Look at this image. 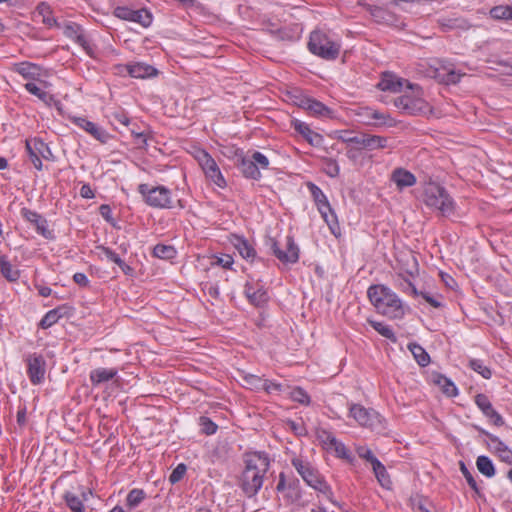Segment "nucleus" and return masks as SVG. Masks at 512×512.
<instances>
[{"label": "nucleus", "instance_id": "obj_16", "mask_svg": "<svg viewBox=\"0 0 512 512\" xmlns=\"http://www.w3.org/2000/svg\"><path fill=\"white\" fill-rule=\"evenodd\" d=\"M297 106L305 109L313 116L332 117L333 111L322 102L307 96H300L295 102Z\"/></svg>", "mask_w": 512, "mask_h": 512}, {"label": "nucleus", "instance_id": "obj_40", "mask_svg": "<svg viewBox=\"0 0 512 512\" xmlns=\"http://www.w3.org/2000/svg\"><path fill=\"white\" fill-rule=\"evenodd\" d=\"M369 323L381 336L391 340L394 343L397 342V337L388 325L372 320H369Z\"/></svg>", "mask_w": 512, "mask_h": 512}, {"label": "nucleus", "instance_id": "obj_35", "mask_svg": "<svg viewBox=\"0 0 512 512\" xmlns=\"http://www.w3.org/2000/svg\"><path fill=\"white\" fill-rule=\"evenodd\" d=\"M490 15L496 20L512 21V6L510 5H499L495 6L490 10Z\"/></svg>", "mask_w": 512, "mask_h": 512}, {"label": "nucleus", "instance_id": "obj_39", "mask_svg": "<svg viewBox=\"0 0 512 512\" xmlns=\"http://www.w3.org/2000/svg\"><path fill=\"white\" fill-rule=\"evenodd\" d=\"M395 285L398 289H400L404 293H407V294H410L413 296H418V294H419L418 290L413 285V283L411 281H409L408 279L402 277L401 275H398L397 278L395 279Z\"/></svg>", "mask_w": 512, "mask_h": 512}, {"label": "nucleus", "instance_id": "obj_26", "mask_svg": "<svg viewBox=\"0 0 512 512\" xmlns=\"http://www.w3.org/2000/svg\"><path fill=\"white\" fill-rule=\"evenodd\" d=\"M118 373L115 368H97L90 372V381L93 386H98L101 383L107 382L113 379Z\"/></svg>", "mask_w": 512, "mask_h": 512}, {"label": "nucleus", "instance_id": "obj_30", "mask_svg": "<svg viewBox=\"0 0 512 512\" xmlns=\"http://www.w3.org/2000/svg\"><path fill=\"white\" fill-rule=\"evenodd\" d=\"M25 89L40 99L43 103L50 106L52 102H55L54 96L50 93L44 91L39 86H37L34 82H28L25 84Z\"/></svg>", "mask_w": 512, "mask_h": 512}, {"label": "nucleus", "instance_id": "obj_23", "mask_svg": "<svg viewBox=\"0 0 512 512\" xmlns=\"http://www.w3.org/2000/svg\"><path fill=\"white\" fill-rule=\"evenodd\" d=\"M126 68L131 77L140 79L156 76L158 73L153 66L141 62L127 65Z\"/></svg>", "mask_w": 512, "mask_h": 512}, {"label": "nucleus", "instance_id": "obj_49", "mask_svg": "<svg viewBox=\"0 0 512 512\" xmlns=\"http://www.w3.org/2000/svg\"><path fill=\"white\" fill-rule=\"evenodd\" d=\"M60 316L59 308L48 311L40 321V327L43 329L51 327L59 320Z\"/></svg>", "mask_w": 512, "mask_h": 512}, {"label": "nucleus", "instance_id": "obj_46", "mask_svg": "<svg viewBox=\"0 0 512 512\" xmlns=\"http://www.w3.org/2000/svg\"><path fill=\"white\" fill-rule=\"evenodd\" d=\"M108 118H109L111 124H113V125L114 124H122L123 126H127L130 122V119H129L127 113L120 108L112 111L108 115Z\"/></svg>", "mask_w": 512, "mask_h": 512}, {"label": "nucleus", "instance_id": "obj_29", "mask_svg": "<svg viewBox=\"0 0 512 512\" xmlns=\"http://www.w3.org/2000/svg\"><path fill=\"white\" fill-rule=\"evenodd\" d=\"M240 169L246 178L258 180L261 177L260 169L251 158L242 157L240 162Z\"/></svg>", "mask_w": 512, "mask_h": 512}, {"label": "nucleus", "instance_id": "obj_10", "mask_svg": "<svg viewBox=\"0 0 512 512\" xmlns=\"http://www.w3.org/2000/svg\"><path fill=\"white\" fill-rule=\"evenodd\" d=\"M197 160L206 177L220 188L226 186V181L216 163V161L206 151L201 150L198 152Z\"/></svg>", "mask_w": 512, "mask_h": 512}, {"label": "nucleus", "instance_id": "obj_3", "mask_svg": "<svg viewBox=\"0 0 512 512\" xmlns=\"http://www.w3.org/2000/svg\"><path fill=\"white\" fill-rule=\"evenodd\" d=\"M291 463L308 486L332 501L333 492L330 485L309 461L302 458H293Z\"/></svg>", "mask_w": 512, "mask_h": 512}, {"label": "nucleus", "instance_id": "obj_62", "mask_svg": "<svg viewBox=\"0 0 512 512\" xmlns=\"http://www.w3.org/2000/svg\"><path fill=\"white\" fill-rule=\"evenodd\" d=\"M262 388L267 391L268 393H271L273 391H280L281 385L278 383H273L269 380H264L262 383Z\"/></svg>", "mask_w": 512, "mask_h": 512}, {"label": "nucleus", "instance_id": "obj_45", "mask_svg": "<svg viewBox=\"0 0 512 512\" xmlns=\"http://www.w3.org/2000/svg\"><path fill=\"white\" fill-rule=\"evenodd\" d=\"M317 439L321 442L323 447L327 450H331V444H335L336 437L326 429L317 430Z\"/></svg>", "mask_w": 512, "mask_h": 512}, {"label": "nucleus", "instance_id": "obj_1", "mask_svg": "<svg viewBox=\"0 0 512 512\" xmlns=\"http://www.w3.org/2000/svg\"><path fill=\"white\" fill-rule=\"evenodd\" d=\"M269 467L270 460L266 453L255 452L247 456L240 478V487L247 497L255 496L261 489Z\"/></svg>", "mask_w": 512, "mask_h": 512}, {"label": "nucleus", "instance_id": "obj_60", "mask_svg": "<svg viewBox=\"0 0 512 512\" xmlns=\"http://www.w3.org/2000/svg\"><path fill=\"white\" fill-rule=\"evenodd\" d=\"M203 291L212 299H218L220 296L219 287L216 284L205 283Z\"/></svg>", "mask_w": 512, "mask_h": 512}, {"label": "nucleus", "instance_id": "obj_64", "mask_svg": "<svg viewBox=\"0 0 512 512\" xmlns=\"http://www.w3.org/2000/svg\"><path fill=\"white\" fill-rule=\"evenodd\" d=\"M418 295L425 299V301L428 302L434 308H439L441 306V303L434 297L430 296V294L427 292H419Z\"/></svg>", "mask_w": 512, "mask_h": 512}, {"label": "nucleus", "instance_id": "obj_24", "mask_svg": "<svg viewBox=\"0 0 512 512\" xmlns=\"http://www.w3.org/2000/svg\"><path fill=\"white\" fill-rule=\"evenodd\" d=\"M392 180L399 189L411 187L416 183V177L403 168H397L392 173Z\"/></svg>", "mask_w": 512, "mask_h": 512}, {"label": "nucleus", "instance_id": "obj_5", "mask_svg": "<svg viewBox=\"0 0 512 512\" xmlns=\"http://www.w3.org/2000/svg\"><path fill=\"white\" fill-rule=\"evenodd\" d=\"M308 48L311 53L325 60H335L340 53V44L332 41L324 32L318 30L310 34Z\"/></svg>", "mask_w": 512, "mask_h": 512}, {"label": "nucleus", "instance_id": "obj_53", "mask_svg": "<svg viewBox=\"0 0 512 512\" xmlns=\"http://www.w3.org/2000/svg\"><path fill=\"white\" fill-rule=\"evenodd\" d=\"M459 465H460V470L463 474V476L465 477L468 485L471 487V489H473L476 493H479V487L477 485V482L476 480L474 479L473 475L471 474V472L468 470V468L466 467L465 463L460 461L459 462Z\"/></svg>", "mask_w": 512, "mask_h": 512}, {"label": "nucleus", "instance_id": "obj_15", "mask_svg": "<svg viewBox=\"0 0 512 512\" xmlns=\"http://www.w3.org/2000/svg\"><path fill=\"white\" fill-rule=\"evenodd\" d=\"M27 373L33 384H39L44 380L46 362L42 355L30 354L27 357Z\"/></svg>", "mask_w": 512, "mask_h": 512}, {"label": "nucleus", "instance_id": "obj_58", "mask_svg": "<svg viewBox=\"0 0 512 512\" xmlns=\"http://www.w3.org/2000/svg\"><path fill=\"white\" fill-rule=\"evenodd\" d=\"M97 249L100 250L108 260L114 262L117 265L121 264L122 259L109 247L98 246Z\"/></svg>", "mask_w": 512, "mask_h": 512}, {"label": "nucleus", "instance_id": "obj_36", "mask_svg": "<svg viewBox=\"0 0 512 512\" xmlns=\"http://www.w3.org/2000/svg\"><path fill=\"white\" fill-rule=\"evenodd\" d=\"M376 478L383 487H389L391 480L387 474L385 466L379 461L374 460V466L372 467Z\"/></svg>", "mask_w": 512, "mask_h": 512}, {"label": "nucleus", "instance_id": "obj_63", "mask_svg": "<svg viewBox=\"0 0 512 512\" xmlns=\"http://www.w3.org/2000/svg\"><path fill=\"white\" fill-rule=\"evenodd\" d=\"M216 264L222 266L223 268H231L233 264V258L230 255H224L222 257L217 258Z\"/></svg>", "mask_w": 512, "mask_h": 512}, {"label": "nucleus", "instance_id": "obj_59", "mask_svg": "<svg viewBox=\"0 0 512 512\" xmlns=\"http://www.w3.org/2000/svg\"><path fill=\"white\" fill-rule=\"evenodd\" d=\"M461 76L462 75L460 73H457L453 69H449L447 70V73L443 76L442 80L446 84H456L460 81Z\"/></svg>", "mask_w": 512, "mask_h": 512}, {"label": "nucleus", "instance_id": "obj_41", "mask_svg": "<svg viewBox=\"0 0 512 512\" xmlns=\"http://www.w3.org/2000/svg\"><path fill=\"white\" fill-rule=\"evenodd\" d=\"M436 383L441 386L442 391L449 397L456 396L458 394V390L454 383L443 375H439Z\"/></svg>", "mask_w": 512, "mask_h": 512}, {"label": "nucleus", "instance_id": "obj_19", "mask_svg": "<svg viewBox=\"0 0 512 512\" xmlns=\"http://www.w3.org/2000/svg\"><path fill=\"white\" fill-rule=\"evenodd\" d=\"M475 404L495 426H502L504 424L502 416L493 408L488 396L482 393L477 394L475 396Z\"/></svg>", "mask_w": 512, "mask_h": 512}, {"label": "nucleus", "instance_id": "obj_33", "mask_svg": "<svg viewBox=\"0 0 512 512\" xmlns=\"http://www.w3.org/2000/svg\"><path fill=\"white\" fill-rule=\"evenodd\" d=\"M234 246L244 259H254L255 258L256 252H255L254 248L244 238L236 237Z\"/></svg>", "mask_w": 512, "mask_h": 512}, {"label": "nucleus", "instance_id": "obj_52", "mask_svg": "<svg viewBox=\"0 0 512 512\" xmlns=\"http://www.w3.org/2000/svg\"><path fill=\"white\" fill-rule=\"evenodd\" d=\"M323 170L331 178L337 177L340 172V168L336 160L330 158L325 160Z\"/></svg>", "mask_w": 512, "mask_h": 512}, {"label": "nucleus", "instance_id": "obj_47", "mask_svg": "<svg viewBox=\"0 0 512 512\" xmlns=\"http://www.w3.org/2000/svg\"><path fill=\"white\" fill-rule=\"evenodd\" d=\"M321 216L329 226L331 232L336 235L337 231L339 230V225L337 221V216L333 209L330 207V211H320Z\"/></svg>", "mask_w": 512, "mask_h": 512}, {"label": "nucleus", "instance_id": "obj_17", "mask_svg": "<svg viewBox=\"0 0 512 512\" xmlns=\"http://www.w3.org/2000/svg\"><path fill=\"white\" fill-rule=\"evenodd\" d=\"M21 216L29 223L33 224L36 228V231L45 237L46 239L52 238V232L48 229L47 220L37 213L36 211H32L26 207L22 208Z\"/></svg>", "mask_w": 512, "mask_h": 512}, {"label": "nucleus", "instance_id": "obj_8", "mask_svg": "<svg viewBox=\"0 0 512 512\" xmlns=\"http://www.w3.org/2000/svg\"><path fill=\"white\" fill-rule=\"evenodd\" d=\"M270 248L279 261L284 264H294L299 259V248L291 236H287L283 248L280 243L273 238L269 239Z\"/></svg>", "mask_w": 512, "mask_h": 512}, {"label": "nucleus", "instance_id": "obj_54", "mask_svg": "<svg viewBox=\"0 0 512 512\" xmlns=\"http://www.w3.org/2000/svg\"><path fill=\"white\" fill-rule=\"evenodd\" d=\"M200 426L203 433L212 435L217 431V425L208 417H200Z\"/></svg>", "mask_w": 512, "mask_h": 512}, {"label": "nucleus", "instance_id": "obj_32", "mask_svg": "<svg viewBox=\"0 0 512 512\" xmlns=\"http://www.w3.org/2000/svg\"><path fill=\"white\" fill-rule=\"evenodd\" d=\"M408 348L421 367H426L430 363V356L422 346L417 343H411L408 345Z\"/></svg>", "mask_w": 512, "mask_h": 512}, {"label": "nucleus", "instance_id": "obj_2", "mask_svg": "<svg viewBox=\"0 0 512 512\" xmlns=\"http://www.w3.org/2000/svg\"><path fill=\"white\" fill-rule=\"evenodd\" d=\"M367 296L377 312L390 318L401 319L405 314L399 297L384 285H372L368 288Z\"/></svg>", "mask_w": 512, "mask_h": 512}, {"label": "nucleus", "instance_id": "obj_13", "mask_svg": "<svg viewBox=\"0 0 512 512\" xmlns=\"http://www.w3.org/2000/svg\"><path fill=\"white\" fill-rule=\"evenodd\" d=\"M116 17L126 21H132L143 27H149L152 23V15L146 9L133 10L128 7H117L114 11Z\"/></svg>", "mask_w": 512, "mask_h": 512}, {"label": "nucleus", "instance_id": "obj_25", "mask_svg": "<svg viewBox=\"0 0 512 512\" xmlns=\"http://www.w3.org/2000/svg\"><path fill=\"white\" fill-rule=\"evenodd\" d=\"M438 23L444 32L451 30L466 31L471 28V24L463 18H441L438 20Z\"/></svg>", "mask_w": 512, "mask_h": 512}, {"label": "nucleus", "instance_id": "obj_43", "mask_svg": "<svg viewBox=\"0 0 512 512\" xmlns=\"http://www.w3.org/2000/svg\"><path fill=\"white\" fill-rule=\"evenodd\" d=\"M469 367L485 379H490L492 376L490 368L487 367L482 360L471 359L469 361Z\"/></svg>", "mask_w": 512, "mask_h": 512}, {"label": "nucleus", "instance_id": "obj_4", "mask_svg": "<svg viewBox=\"0 0 512 512\" xmlns=\"http://www.w3.org/2000/svg\"><path fill=\"white\" fill-rule=\"evenodd\" d=\"M424 203L431 208L439 211L444 217H449L454 213V201L449 196L444 187L435 182H429L424 188Z\"/></svg>", "mask_w": 512, "mask_h": 512}, {"label": "nucleus", "instance_id": "obj_12", "mask_svg": "<svg viewBox=\"0 0 512 512\" xmlns=\"http://www.w3.org/2000/svg\"><path fill=\"white\" fill-rule=\"evenodd\" d=\"M338 139L344 143L355 144L358 149H378L385 148L387 146V138L377 135L360 134L355 135L353 138H345L344 136H338Z\"/></svg>", "mask_w": 512, "mask_h": 512}, {"label": "nucleus", "instance_id": "obj_14", "mask_svg": "<svg viewBox=\"0 0 512 512\" xmlns=\"http://www.w3.org/2000/svg\"><path fill=\"white\" fill-rule=\"evenodd\" d=\"M404 86L414 92L415 88L412 84L390 72H384L380 82L377 84V87L382 91H389L392 93L402 92Z\"/></svg>", "mask_w": 512, "mask_h": 512}, {"label": "nucleus", "instance_id": "obj_61", "mask_svg": "<svg viewBox=\"0 0 512 512\" xmlns=\"http://www.w3.org/2000/svg\"><path fill=\"white\" fill-rule=\"evenodd\" d=\"M73 280L76 284L81 287L89 286V280L84 273H75L73 276Z\"/></svg>", "mask_w": 512, "mask_h": 512}, {"label": "nucleus", "instance_id": "obj_38", "mask_svg": "<svg viewBox=\"0 0 512 512\" xmlns=\"http://www.w3.org/2000/svg\"><path fill=\"white\" fill-rule=\"evenodd\" d=\"M176 250L173 246L157 244L153 249V255L160 259H172L175 257Z\"/></svg>", "mask_w": 512, "mask_h": 512}, {"label": "nucleus", "instance_id": "obj_22", "mask_svg": "<svg viewBox=\"0 0 512 512\" xmlns=\"http://www.w3.org/2000/svg\"><path fill=\"white\" fill-rule=\"evenodd\" d=\"M12 70L23 78L32 81L39 80L42 71L40 66L27 61L13 64Z\"/></svg>", "mask_w": 512, "mask_h": 512}, {"label": "nucleus", "instance_id": "obj_27", "mask_svg": "<svg viewBox=\"0 0 512 512\" xmlns=\"http://www.w3.org/2000/svg\"><path fill=\"white\" fill-rule=\"evenodd\" d=\"M307 187L320 211H330V203L323 191L314 183L309 182Z\"/></svg>", "mask_w": 512, "mask_h": 512}, {"label": "nucleus", "instance_id": "obj_34", "mask_svg": "<svg viewBox=\"0 0 512 512\" xmlns=\"http://www.w3.org/2000/svg\"><path fill=\"white\" fill-rule=\"evenodd\" d=\"M476 466L480 473L486 477H493L495 475V468L489 457L481 455L476 460Z\"/></svg>", "mask_w": 512, "mask_h": 512}, {"label": "nucleus", "instance_id": "obj_50", "mask_svg": "<svg viewBox=\"0 0 512 512\" xmlns=\"http://www.w3.org/2000/svg\"><path fill=\"white\" fill-rule=\"evenodd\" d=\"M291 398L302 405H309L311 401L308 393L301 387H296L292 390Z\"/></svg>", "mask_w": 512, "mask_h": 512}, {"label": "nucleus", "instance_id": "obj_9", "mask_svg": "<svg viewBox=\"0 0 512 512\" xmlns=\"http://www.w3.org/2000/svg\"><path fill=\"white\" fill-rule=\"evenodd\" d=\"M26 150L31 162L37 170H42V159L50 160L53 157L49 146L39 138L26 140Z\"/></svg>", "mask_w": 512, "mask_h": 512}, {"label": "nucleus", "instance_id": "obj_51", "mask_svg": "<svg viewBox=\"0 0 512 512\" xmlns=\"http://www.w3.org/2000/svg\"><path fill=\"white\" fill-rule=\"evenodd\" d=\"M335 453V455L342 459H350V451L346 448V446L335 439V444H331V450Z\"/></svg>", "mask_w": 512, "mask_h": 512}, {"label": "nucleus", "instance_id": "obj_28", "mask_svg": "<svg viewBox=\"0 0 512 512\" xmlns=\"http://www.w3.org/2000/svg\"><path fill=\"white\" fill-rule=\"evenodd\" d=\"M0 271L3 277L10 282H15L20 277V271L4 255L0 256Z\"/></svg>", "mask_w": 512, "mask_h": 512}, {"label": "nucleus", "instance_id": "obj_57", "mask_svg": "<svg viewBox=\"0 0 512 512\" xmlns=\"http://www.w3.org/2000/svg\"><path fill=\"white\" fill-rule=\"evenodd\" d=\"M259 169H268L269 159L259 151H254L250 157Z\"/></svg>", "mask_w": 512, "mask_h": 512}, {"label": "nucleus", "instance_id": "obj_56", "mask_svg": "<svg viewBox=\"0 0 512 512\" xmlns=\"http://www.w3.org/2000/svg\"><path fill=\"white\" fill-rule=\"evenodd\" d=\"M364 113L371 115V121H373L372 125H383L388 118L385 114L371 108H364Z\"/></svg>", "mask_w": 512, "mask_h": 512}, {"label": "nucleus", "instance_id": "obj_42", "mask_svg": "<svg viewBox=\"0 0 512 512\" xmlns=\"http://www.w3.org/2000/svg\"><path fill=\"white\" fill-rule=\"evenodd\" d=\"M65 502L67 506L73 511V512H83L84 505L82 503V500L72 492H66L64 495Z\"/></svg>", "mask_w": 512, "mask_h": 512}, {"label": "nucleus", "instance_id": "obj_7", "mask_svg": "<svg viewBox=\"0 0 512 512\" xmlns=\"http://www.w3.org/2000/svg\"><path fill=\"white\" fill-rule=\"evenodd\" d=\"M394 104L408 115H425L431 112L429 104L417 95L404 94L394 100Z\"/></svg>", "mask_w": 512, "mask_h": 512}, {"label": "nucleus", "instance_id": "obj_11", "mask_svg": "<svg viewBox=\"0 0 512 512\" xmlns=\"http://www.w3.org/2000/svg\"><path fill=\"white\" fill-rule=\"evenodd\" d=\"M350 416L356 422L367 428H374L381 423L380 415L374 409H367L360 404H352L349 409Z\"/></svg>", "mask_w": 512, "mask_h": 512}, {"label": "nucleus", "instance_id": "obj_18", "mask_svg": "<svg viewBox=\"0 0 512 512\" xmlns=\"http://www.w3.org/2000/svg\"><path fill=\"white\" fill-rule=\"evenodd\" d=\"M71 121L101 143H106L110 138V135L103 128L85 117H72Z\"/></svg>", "mask_w": 512, "mask_h": 512}, {"label": "nucleus", "instance_id": "obj_6", "mask_svg": "<svg viewBox=\"0 0 512 512\" xmlns=\"http://www.w3.org/2000/svg\"><path fill=\"white\" fill-rule=\"evenodd\" d=\"M138 192L150 207L160 209L172 207V193L165 186H151L147 183H142L138 186Z\"/></svg>", "mask_w": 512, "mask_h": 512}, {"label": "nucleus", "instance_id": "obj_44", "mask_svg": "<svg viewBox=\"0 0 512 512\" xmlns=\"http://www.w3.org/2000/svg\"><path fill=\"white\" fill-rule=\"evenodd\" d=\"M269 299L267 291L257 283V289L250 296L249 301L255 306H262L267 303Z\"/></svg>", "mask_w": 512, "mask_h": 512}, {"label": "nucleus", "instance_id": "obj_20", "mask_svg": "<svg viewBox=\"0 0 512 512\" xmlns=\"http://www.w3.org/2000/svg\"><path fill=\"white\" fill-rule=\"evenodd\" d=\"M481 434L486 435L491 443L493 444V450L498 455L501 461L512 464V450H510L506 444H504L497 436L487 432L486 430L474 426Z\"/></svg>", "mask_w": 512, "mask_h": 512}, {"label": "nucleus", "instance_id": "obj_31", "mask_svg": "<svg viewBox=\"0 0 512 512\" xmlns=\"http://www.w3.org/2000/svg\"><path fill=\"white\" fill-rule=\"evenodd\" d=\"M36 11L40 16H42V22L45 25L49 27L58 25L56 19L53 16L52 9L47 2H40L36 7Z\"/></svg>", "mask_w": 512, "mask_h": 512}, {"label": "nucleus", "instance_id": "obj_55", "mask_svg": "<svg viewBox=\"0 0 512 512\" xmlns=\"http://www.w3.org/2000/svg\"><path fill=\"white\" fill-rule=\"evenodd\" d=\"M186 471H187V467L185 464H183V463L178 464L173 469V471L171 472V474L169 476L170 483L175 484V483L179 482L184 477Z\"/></svg>", "mask_w": 512, "mask_h": 512}, {"label": "nucleus", "instance_id": "obj_37", "mask_svg": "<svg viewBox=\"0 0 512 512\" xmlns=\"http://www.w3.org/2000/svg\"><path fill=\"white\" fill-rule=\"evenodd\" d=\"M284 496L288 498L291 502H300L301 489L298 479H294L288 483Z\"/></svg>", "mask_w": 512, "mask_h": 512}, {"label": "nucleus", "instance_id": "obj_48", "mask_svg": "<svg viewBox=\"0 0 512 512\" xmlns=\"http://www.w3.org/2000/svg\"><path fill=\"white\" fill-rule=\"evenodd\" d=\"M145 498V492L142 489H132L127 495V505L130 508L138 506Z\"/></svg>", "mask_w": 512, "mask_h": 512}, {"label": "nucleus", "instance_id": "obj_21", "mask_svg": "<svg viewBox=\"0 0 512 512\" xmlns=\"http://www.w3.org/2000/svg\"><path fill=\"white\" fill-rule=\"evenodd\" d=\"M292 126L303 136V138L312 146L319 147L323 144V137L319 133L311 130L308 124L300 120H293Z\"/></svg>", "mask_w": 512, "mask_h": 512}]
</instances>
